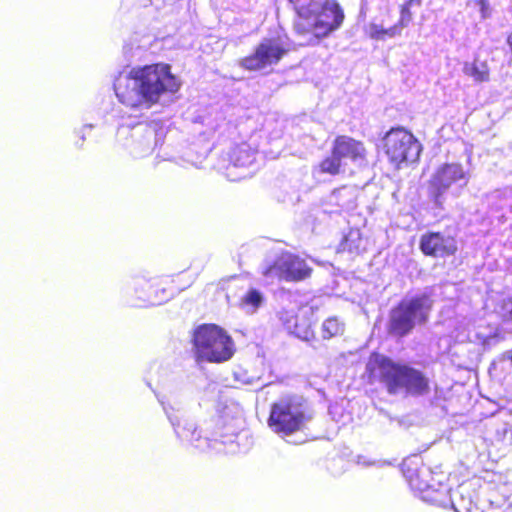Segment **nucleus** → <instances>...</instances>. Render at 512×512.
Returning a JSON list of instances; mask_svg holds the SVG:
<instances>
[{
	"instance_id": "1",
	"label": "nucleus",
	"mask_w": 512,
	"mask_h": 512,
	"mask_svg": "<svg viewBox=\"0 0 512 512\" xmlns=\"http://www.w3.org/2000/svg\"><path fill=\"white\" fill-rule=\"evenodd\" d=\"M180 87V79L163 62L123 70L113 83L118 101L134 112L150 110L163 98L177 93Z\"/></svg>"
},
{
	"instance_id": "2",
	"label": "nucleus",
	"mask_w": 512,
	"mask_h": 512,
	"mask_svg": "<svg viewBox=\"0 0 512 512\" xmlns=\"http://www.w3.org/2000/svg\"><path fill=\"white\" fill-rule=\"evenodd\" d=\"M405 476L411 489L423 501L442 507L451 506L455 512H483L470 497H464L463 494L468 491L466 484L460 485L454 496H451L450 489L445 483L447 476L443 472H434L428 467H422Z\"/></svg>"
},
{
	"instance_id": "3",
	"label": "nucleus",
	"mask_w": 512,
	"mask_h": 512,
	"mask_svg": "<svg viewBox=\"0 0 512 512\" xmlns=\"http://www.w3.org/2000/svg\"><path fill=\"white\" fill-rule=\"evenodd\" d=\"M365 375L369 383H382L391 394L400 392L420 394L427 388V380L420 372L378 353L370 355Z\"/></svg>"
},
{
	"instance_id": "4",
	"label": "nucleus",
	"mask_w": 512,
	"mask_h": 512,
	"mask_svg": "<svg viewBox=\"0 0 512 512\" xmlns=\"http://www.w3.org/2000/svg\"><path fill=\"white\" fill-rule=\"evenodd\" d=\"M297 14L295 30L325 37L340 28L344 12L334 0H289Z\"/></svg>"
},
{
	"instance_id": "5",
	"label": "nucleus",
	"mask_w": 512,
	"mask_h": 512,
	"mask_svg": "<svg viewBox=\"0 0 512 512\" xmlns=\"http://www.w3.org/2000/svg\"><path fill=\"white\" fill-rule=\"evenodd\" d=\"M193 348L197 360L211 363L228 361L235 353L230 335L215 324H204L194 331Z\"/></svg>"
},
{
	"instance_id": "6",
	"label": "nucleus",
	"mask_w": 512,
	"mask_h": 512,
	"mask_svg": "<svg viewBox=\"0 0 512 512\" xmlns=\"http://www.w3.org/2000/svg\"><path fill=\"white\" fill-rule=\"evenodd\" d=\"M310 417L300 398H282L271 406L269 428L281 438L291 436L305 428Z\"/></svg>"
},
{
	"instance_id": "7",
	"label": "nucleus",
	"mask_w": 512,
	"mask_h": 512,
	"mask_svg": "<svg viewBox=\"0 0 512 512\" xmlns=\"http://www.w3.org/2000/svg\"><path fill=\"white\" fill-rule=\"evenodd\" d=\"M382 149L388 161L397 169L418 160L422 147L408 130L398 127L389 130L382 139Z\"/></svg>"
},
{
	"instance_id": "8",
	"label": "nucleus",
	"mask_w": 512,
	"mask_h": 512,
	"mask_svg": "<svg viewBox=\"0 0 512 512\" xmlns=\"http://www.w3.org/2000/svg\"><path fill=\"white\" fill-rule=\"evenodd\" d=\"M431 307L432 301L425 295L403 300L391 313V332L399 336L407 334L416 324L427 320Z\"/></svg>"
},
{
	"instance_id": "9",
	"label": "nucleus",
	"mask_w": 512,
	"mask_h": 512,
	"mask_svg": "<svg viewBox=\"0 0 512 512\" xmlns=\"http://www.w3.org/2000/svg\"><path fill=\"white\" fill-rule=\"evenodd\" d=\"M163 408L180 440L200 450L209 448L217 449L216 440L210 439L209 435L206 433L207 428L204 429L201 427L200 430H198L197 424L191 419L184 418V415H182L179 410L165 405Z\"/></svg>"
},
{
	"instance_id": "10",
	"label": "nucleus",
	"mask_w": 512,
	"mask_h": 512,
	"mask_svg": "<svg viewBox=\"0 0 512 512\" xmlns=\"http://www.w3.org/2000/svg\"><path fill=\"white\" fill-rule=\"evenodd\" d=\"M289 49V43L281 37L266 38L253 54L241 61V65L248 70H263L277 64Z\"/></svg>"
},
{
	"instance_id": "11",
	"label": "nucleus",
	"mask_w": 512,
	"mask_h": 512,
	"mask_svg": "<svg viewBox=\"0 0 512 512\" xmlns=\"http://www.w3.org/2000/svg\"><path fill=\"white\" fill-rule=\"evenodd\" d=\"M310 268L305 261L291 253L280 254L273 263L263 268V275L268 279L297 281L309 276Z\"/></svg>"
},
{
	"instance_id": "12",
	"label": "nucleus",
	"mask_w": 512,
	"mask_h": 512,
	"mask_svg": "<svg viewBox=\"0 0 512 512\" xmlns=\"http://www.w3.org/2000/svg\"><path fill=\"white\" fill-rule=\"evenodd\" d=\"M470 174L464 169L462 164L451 162L440 164L433 172L430 179V186L438 199L452 185L460 184L465 186L469 182Z\"/></svg>"
},
{
	"instance_id": "13",
	"label": "nucleus",
	"mask_w": 512,
	"mask_h": 512,
	"mask_svg": "<svg viewBox=\"0 0 512 512\" xmlns=\"http://www.w3.org/2000/svg\"><path fill=\"white\" fill-rule=\"evenodd\" d=\"M333 153L346 167L352 163L356 167L366 164L367 151L362 142L348 136H338L333 142Z\"/></svg>"
},
{
	"instance_id": "14",
	"label": "nucleus",
	"mask_w": 512,
	"mask_h": 512,
	"mask_svg": "<svg viewBox=\"0 0 512 512\" xmlns=\"http://www.w3.org/2000/svg\"><path fill=\"white\" fill-rule=\"evenodd\" d=\"M420 248L426 255L445 257L454 254L457 245L452 237L443 236L440 233H427L421 237Z\"/></svg>"
},
{
	"instance_id": "15",
	"label": "nucleus",
	"mask_w": 512,
	"mask_h": 512,
	"mask_svg": "<svg viewBox=\"0 0 512 512\" xmlns=\"http://www.w3.org/2000/svg\"><path fill=\"white\" fill-rule=\"evenodd\" d=\"M391 18L392 10L386 7L364 27L366 36L375 41H385L401 36V34L392 35L391 30H393L394 24L389 25Z\"/></svg>"
},
{
	"instance_id": "16",
	"label": "nucleus",
	"mask_w": 512,
	"mask_h": 512,
	"mask_svg": "<svg viewBox=\"0 0 512 512\" xmlns=\"http://www.w3.org/2000/svg\"><path fill=\"white\" fill-rule=\"evenodd\" d=\"M283 325L290 334L295 335L302 340H309L312 337L310 325L305 319H299V316L293 312H284L280 317Z\"/></svg>"
},
{
	"instance_id": "17",
	"label": "nucleus",
	"mask_w": 512,
	"mask_h": 512,
	"mask_svg": "<svg viewBox=\"0 0 512 512\" xmlns=\"http://www.w3.org/2000/svg\"><path fill=\"white\" fill-rule=\"evenodd\" d=\"M463 74L472 79L474 83H484L490 80V69L486 61L474 58L472 61H465L462 67Z\"/></svg>"
},
{
	"instance_id": "18",
	"label": "nucleus",
	"mask_w": 512,
	"mask_h": 512,
	"mask_svg": "<svg viewBox=\"0 0 512 512\" xmlns=\"http://www.w3.org/2000/svg\"><path fill=\"white\" fill-rule=\"evenodd\" d=\"M232 166L229 168H247L255 160V152L247 145L241 144L233 149L230 155Z\"/></svg>"
},
{
	"instance_id": "19",
	"label": "nucleus",
	"mask_w": 512,
	"mask_h": 512,
	"mask_svg": "<svg viewBox=\"0 0 512 512\" xmlns=\"http://www.w3.org/2000/svg\"><path fill=\"white\" fill-rule=\"evenodd\" d=\"M264 303L263 294L256 289H249L240 299L239 308L246 314H254Z\"/></svg>"
},
{
	"instance_id": "20",
	"label": "nucleus",
	"mask_w": 512,
	"mask_h": 512,
	"mask_svg": "<svg viewBox=\"0 0 512 512\" xmlns=\"http://www.w3.org/2000/svg\"><path fill=\"white\" fill-rule=\"evenodd\" d=\"M346 167L337 155L332 152L331 156L322 160L319 165L314 169L315 174H329L337 175L345 172Z\"/></svg>"
},
{
	"instance_id": "21",
	"label": "nucleus",
	"mask_w": 512,
	"mask_h": 512,
	"mask_svg": "<svg viewBox=\"0 0 512 512\" xmlns=\"http://www.w3.org/2000/svg\"><path fill=\"white\" fill-rule=\"evenodd\" d=\"M152 288V285L144 279H138L134 283L135 293L138 298L149 302L152 305L161 304L166 301L170 295L159 297L157 292L146 291L145 288Z\"/></svg>"
},
{
	"instance_id": "22",
	"label": "nucleus",
	"mask_w": 512,
	"mask_h": 512,
	"mask_svg": "<svg viewBox=\"0 0 512 512\" xmlns=\"http://www.w3.org/2000/svg\"><path fill=\"white\" fill-rule=\"evenodd\" d=\"M344 330L345 323L336 316L327 318L322 323L321 327V333L324 339L340 336L344 333Z\"/></svg>"
},
{
	"instance_id": "23",
	"label": "nucleus",
	"mask_w": 512,
	"mask_h": 512,
	"mask_svg": "<svg viewBox=\"0 0 512 512\" xmlns=\"http://www.w3.org/2000/svg\"><path fill=\"white\" fill-rule=\"evenodd\" d=\"M498 327L493 325L477 326L474 330V334H470V339L476 343L482 345H488L490 342L498 336Z\"/></svg>"
},
{
	"instance_id": "24",
	"label": "nucleus",
	"mask_w": 512,
	"mask_h": 512,
	"mask_svg": "<svg viewBox=\"0 0 512 512\" xmlns=\"http://www.w3.org/2000/svg\"><path fill=\"white\" fill-rule=\"evenodd\" d=\"M400 17L396 23H394V28L391 30L393 34H402L404 28H406L410 22L412 21L413 14L411 11V6L406 4L405 2L399 6Z\"/></svg>"
},
{
	"instance_id": "25",
	"label": "nucleus",
	"mask_w": 512,
	"mask_h": 512,
	"mask_svg": "<svg viewBox=\"0 0 512 512\" xmlns=\"http://www.w3.org/2000/svg\"><path fill=\"white\" fill-rule=\"evenodd\" d=\"M479 12L483 20L488 19L492 15V8L488 0H476Z\"/></svg>"
},
{
	"instance_id": "26",
	"label": "nucleus",
	"mask_w": 512,
	"mask_h": 512,
	"mask_svg": "<svg viewBox=\"0 0 512 512\" xmlns=\"http://www.w3.org/2000/svg\"><path fill=\"white\" fill-rule=\"evenodd\" d=\"M361 240L360 239V234L358 231H351L346 239V242H347V245L349 247V249H352V243L356 240Z\"/></svg>"
},
{
	"instance_id": "27",
	"label": "nucleus",
	"mask_w": 512,
	"mask_h": 512,
	"mask_svg": "<svg viewBox=\"0 0 512 512\" xmlns=\"http://www.w3.org/2000/svg\"><path fill=\"white\" fill-rule=\"evenodd\" d=\"M503 311L505 315H509L512 318V299H509L504 303Z\"/></svg>"
},
{
	"instance_id": "28",
	"label": "nucleus",
	"mask_w": 512,
	"mask_h": 512,
	"mask_svg": "<svg viewBox=\"0 0 512 512\" xmlns=\"http://www.w3.org/2000/svg\"><path fill=\"white\" fill-rule=\"evenodd\" d=\"M423 0H407L405 3L409 6H420Z\"/></svg>"
},
{
	"instance_id": "29",
	"label": "nucleus",
	"mask_w": 512,
	"mask_h": 512,
	"mask_svg": "<svg viewBox=\"0 0 512 512\" xmlns=\"http://www.w3.org/2000/svg\"><path fill=\"white\" fill-rule=\"evenodd\" d=\"M507 42H508V44H509V46L511 47V50H512V33L508 36Z\"/></svg>"
},
{
	"instance_id": "30",
	"label": "nucleus",
	"mask_w": 512,
	"mask_h": 512,
	"mask_svg": "<svg viewBox=\"0 0 512 512\" xmlns=\"http://www.w3.org/2000/svg\"><path fill=\"white\" fill-rule=\"evenodd\" d=\"M362 464L363 465H375L376 462H366V461H364V462H362Z\"/></svg>"
},
{
	"instance_id": "31",
	"label": "nucleus",
	"mask_w": 512,
	"mask_h": 512,
	"mask_svg": "<svg viewBox=\"0 0 512 512\" xmlns=\"http://www.w3.org/2000/svg\"><path fill=\"white\" fill-rule=\"evenodd\" d=\"M505 512H512V506L508 507Z\"/></svg>"
},
{
	"instance_id": "32",
	"label": "nucleus",
	"mask_w": 512,
	"mask_h": 512,
	"mask_svg": "<svg viewBox=\"0 0 512 512\" xmlns=\"http://www.w3.org/2000/svg\"><path fill=\"white\" fill-rule=\"evenodd\" d=\"M355 249H356V250H359V249H360V246H359V245L355 246Z\"/></svg>"
}]
</instances>
